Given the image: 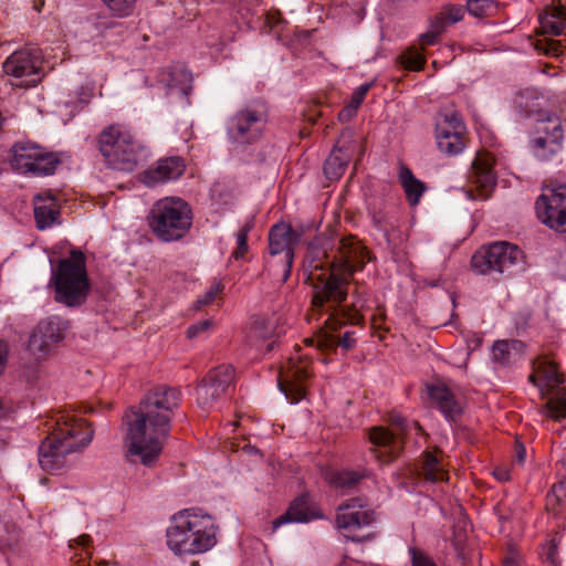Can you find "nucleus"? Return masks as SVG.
<instances>
[{
    "instance_id": "f257e3e1",
    "label": "nucleus",
    "mask_w": 566,
    "mask_h": 566,
    "mask_svg": "<svg viewBox=\"0 0 566 566\" xmlns=\"http://www.w3.org/2000/svg\"><path fill=\"white\" fill-rule=\"evenodd\" d=\"M180 403V391L160 386L150 390L132 416L127 415L126 447L130 462L154 465L170 433L174 410Z\"/></svg>"
},
{
    "instance_id": "f03ea898",
    "label": "nucleus",
    "mask_w": 566,
    "mask_h": 566,
    "mask_svg": "<svg viewBox=\"0 0 566 566\" xmlns=\"http://www.w3.org/2000/svg\"><path fill=\"white\" fill-rule=\"evenodd\" d=\"M367 261L368 251L355 237L339 240L337 254L332 261H326L327 266L319 260H311L305 271H308L306 280L314 291L313 307L323 311L328 304L331 307L340 305L347 296L348 279Z\"/></svg>"
},
{
    "instance_id": "7ed1b4c3",
    "label": "nucleus",
    "mask_w": 566,
    "mask_h": 566,
    "mask_svg": "<svg viewBox=\"0 0 566 566\" xmlns=\"http://www.w3.org/2000/svg\"><path fill=\"white\" fill-rule=\"evenodd\" d=\"M94 436L91 424L81 417L59 412L48 437L39 447L40 467L48 472L64 469L71 453L86 448Z\"/></svg>"
},
{
    "instance_id": "20e7f679",
    "label": "nucleus",
    "mask_w": 566,
    "mask_h": 566,
    "mask_svg": "<svg viewBox=\"0 0 566 566\" xmlns=\"http://www.w3.org/2000/svg\"><path fill=\"white\" fill-rule=\"evenodd\" d=\"M218 525L209 514L193 510L176 513L166 531L167 545L176 555H197L217 544Z\"/></svg>"
},
{
    "instance_id": "39448f33",
    "label": "nucleus",
    "mask_w": 566,
    "mask_h": 566,
    "mask_svg": "<svg viewBox=\"0 0 566 566\" xmlns=\"http://www.w3.org/2000/svg\"><path fill=\"white\" fill-rule=\"evenodd\" d=\"M354 298L350 307L338 310L339 305L334 307H331V304L326 305V312L331 313L325 321V326L314 337L305 339L306 344L316 346L319 350L326 353H334L338 347L345 352L352 349L356 344L355 333L346 331L340 334L338 329L346 323H359L361 318L360 311L365 307L367 301L358 291L354 293Z\"/></svg>"
},
{
    "instance_id": "423d86ee",
    "label": "nucleus",
    "mask_w": 566,
    "mask_h": 566,
    "mask_svg": "<svg viewBox=\"0 0 566 566\" xmlns=\"http://www.w3.org/2000/svg\"><path fill=\"white\" fill-rule=\"evenodd\" d=\"M85 254L72 250L70 258L61 259L52 270L51 282L55 290V301L70 307L81 306L90 292Z\"/></svg>"
},
{
    "instance_id": "0eeeda50",
    "label": "nucleus",
    "mask_w": 566,
    "mask_h": 566,
    "mask_svg": "<svg viewBox=\"0 0 566 566\" xmlns=\"http://www.w3.org/2000/svg\"><path fill=\"white\" fill-rule=\"evenodd\" d=\"M98 150L108 167L123 171H132L147 157L145 146L119 125H111L101 132Z\"/></svg>"
},
{
    "instance_id": "6e6552de",
    "label": "nucleus",
    "mask_w": 566,
    "mask_h": 566,
    "mask_svg": "<svg viewBox=\"0 0 566 566\" xmlns=\"http://www.w3.org/2000/svg\"><path fill=\"white\" fill-rule=\"evenodd\" d=\"M148 224L151 232L163 242L180 240L191 228V208L181 198H163L153 205Z\"/></svg>"
},
{
    "instance_id": "1a4fd4ad",
    "label": "nucleus",
    "mask_w": 566,
    "mask_h": 566,
    "mask_svg": "<svg viewBox=\"0 0 566 566\" xmlns=\"http://www.w3.org/2000/svg\"><path fill=\"white\" fill-rule=\"evenodd\" d=\"M528 380L539 389L541 397L546 399L541 413L557 421L566 418V389L559 387L565 377L557 364L546 356H539L533 363Z\"/></svg>"
},
{
    "instance_id": "9d476101",
    "label": "nucleus",
    "mask_w": 566,
    "mask_h": 566,
    "mask_svg": "<svg viewBox=\"0 0 566 566\" xmlns=\"http://www.w3.org/2000/svg\"><path fill=\"white\" fill-rule=\"evenodd\" d=\"M394 431L382 427H375L369 430L368 437L374 446L376 459L387 463L396 459L403 449L405 439L412 433L422 434L423 430L417 421H408L400 415H391L389 418Z\"/></svg>"
},
{
    "instance_id": "9b49d317",
    "label": "nucleus",
    "mask_w": 566,
    "mask_h": 566,
    "mask_svg": "<svg viewBox=\"0 0 566 566\" xmlns=\"http://www.w3.org/2000/svg\"><path fill=\"white\" fill-rule=\"evenodd\" d=\"M298 240V234L289 223H276L270 229L269 258L265 261V269L270 273L280 274L282 282H286L291 275L294 250Z\"/></svg>"
},
{
    "instance_id": "f8f14e48",
    "label": "nucleus",
    "mask_w": 566,
    "mask_h": 566,
    "mask_svg": "<svg viewBox=\"0 0 566 566\" xmlns=\"http://www.w3.org/2000/svg\"><path fill=\"white\" fill-rule=\"evenodd\" d=\"M524 255L517 245L505 241L494 242L479 249L471 259V265L480 274H512L523 268Z\"/></svg>"
},
{
    "instance_id": "ddd939ff",
    "label": "nucleus",
    "mask_w": 566,
    "mask_h": 566,
    "mask_svg": "<svg viewBox=\"0 0 566 566\" xmlns=\"http://www.w3.org/2000/svg\"><path fill=\"white\" fill-rule=\"evenodd\" d=\"M11 153V167L22 175L34 177L52 175L60 165L55 154L30 142L15 144Z\"/></svg>"
},
{
    "instance_id": "4468645a",
    "label": "nucleus",
    "mask_w": 566,
    "mask_h": 566,
    "mask_svg": "<svg viewBox=\"0 0 566 566\" xmlns=\"http://www.w3.org/2000/svg\"><path fill=\"white\" fill-rule=\"evenodd\" d=\"M266 124L263 105H247L237 111L228 120L227 135L237 144H251L258 140Z\"/></svg>"
},
{
    "instance_id": "2eb2a0df",
    "label": "nucleus",
    "mask_w": 566,
    "mask_h": 566,
    "mask_svg": "<svg viewBox=\"0 0 566 566\" xmlns=\"http://www.w3.org/2000/svg\"><path fill=\"white\" fill-rule=\"evenodd\" d=\"M43 55L38 48H23L14 51L3 62L7 75L19 80L18 86H35L43 76Z\"/></svg>"
},
{
    "instance_id": "dca6fc26",
    "label": "nucleus",
    "mask_w": 566,
    "mask_h": 566,
    "mask_svg": "<svg viewBox=\"0 0 566 566\" xmlns=\"http://www.w3.org/2000/svg\"><path fill=\"white\" fill-rule=\"evenodd\" d=\"M376 520V514L364 500L353 497L339 504L336 513V526L350 541H363L355 532L369 526Z\"/></svg>"
},
{
    "instance_id": "f3484780",
    "label": "nucleus",
    "mask_w": 566,
    "mask_h": 566,
    "mask_svg": "<svg viewBox=\"0 0 566 566\" xmlns=\"http://www.w3.org/2000/svg\"><path fill=\"white\" fill-rule=\"evenodd\" d=\"M538 219L556 231L566 230V185L546 187L535 203Z\"/></svg>"
},
{
    "instance_id": "a211bd4d",
    "label": "nucleus",
    "mask_w": 566,
    "mask_h": 566,
    "mask_svg": "<svg viewBox=\"0 0 566 566\" xmlns=\"http://www.w3.org/2000/svg\"><path fill=\"white\" fill-rule=\"evenodd\" d=\"M234 378L231 365H220L210 370L197 387V402L203 410L212 409L226 395Z\"/></svg>"
},
{
    "instance_id": "6ab92c4d",
    "label": "nucleus",
    "mask_w": 566,
    "mask_h": 566,
    "mask_svg": "<svg viewBox=\"0 0 566 566\" xmlns=\"http://www.w3.org/2000/svg\"><path fill=\"white\" fill-rule=\"evenodd\" d=\"M465 126L457 112H443L437 124L436 137L439 149L450 156L464 149L463 135Z\"/></svg>"
},
{
    "instance_id": "aec40b11",
    "label": "nucleus",
    "mask_w": 566,
    "mask_h": 566,
    "mask_svg": "<svg viewBox=\"0 0 566 566\" xmlns=\"http://www.w3.org/2000/svg\"><path fill=\"white\" fill-rule=\"evenodd\" d=\"M537 133L543 134L532 142L534 155L541 160H551L563 148V129L558 117L541 120Z\"/></svg>"
},
{
    "instance_id": "412c9836",
    "label": "nucleus",
    "mask_w": 566,
    "mask_h": 566,
    "mask_svg": "<svg viewBox=\"0 0 566 566\" xmlns=\"http://www.w3.org/2000/svg\"><path fill=\"white\" fill-rule=\"evenodd\" d=\"M310 376L308 363L290 358L279 375L280 390L292 403L305 398V381Z\"/></svg>"
},
{
    "instance_id": "4be33fe9",
    "label": "nucleus",
    "mask_w": 566,
    "mask_h": 566,
    "mask_svg": "<svg viewBox=\"0 0 566 566\" xmlns=\"http://www.w3.org/2000/svg\"><path fill=\"white\" fill-rule=\"evenodd\" d=\"M428 398L447 420H454L462 412L461 403L454 391L442 380L437 379L426 385Z\"/></svg>"
},
{
    "instance_id": "5701e85b",
    "label": "nucleus",
    "mask_w": 566,
    "mask_h": 566,
    "mask_svg": "<svg viewBox=\"0 0 566 566\" xmlns=\"http://www.w3.org/2000/svg\"><path fill=\"white\" fill-rule=\"evenodd\" d=\"M493 164L494 158L488 153H479L472 163L469 179L479 191V197L481 199L489 198L496 185Z\"/></svg>"
},
{
    "instance_id": "b1692460",
    "label": "nucleus",
    "mask_w": 566,
    "mask_h": 566,
    "mask_svg": "<svg viewBox=\"0 0 566 566\" xmlns=\"http://www.w3.org/2000/svg\"><path fill=\"white\" fill-rule=\"evenodd\" d=\"M185 161L179 156L158 159L143 172L142 180L148 187L178 179L185 171Z\"/></svg>"
},
{
    "instance_id": "393cba45",
    "label": "nucleus",
    "mask_w": 566,
    "mask_h": 566,
    "mask_svg": "<svg viewBox=\"0 0 566 566\" xmlns=\"http://www.w3.org/2000/svg\"><path fill=\"white\" fill-rule=\"evenodd\" d=\"M33 205L38 229L45 230L57 222L60 209L55 197L50 191L34 196Z\"/></svg>"
},
{
    "instance_id": "a878e982",
    "label": "nucleus",
    "mask_w": 566,
    "mask_h": 566,
    "mask_svg": "<svg viewBox=\"0 0 566 566\" xmlns=\"http://www.w3.org/2000/svg\"><path fill=\"white\" fill-rule=\"evenodd\" d=\"M317 516L310 510L308 500L305 495L295 499L287 511L272 522V532L287 523H307Z\"/></svg>"
},
{
    "instance_id": "bb28decb",
    "label": "nucleus",
    "mask_w": 566,
    "mask_h": 566,
    "mask_svg": "<svg viewBox=\"0 0 566 566\" xmlns=\"http://www.w3.org/2000/svg\"><path fill=\"white\" fill-rule=\"evenodd\" d=\"M539 21L544 33L564 34L566 32V8L559 2L549 4L544 14L539 15Z\"/></svg>"
},
{
    "instance_id": "cd10ccee",
    "label": "nucleus",
    "mask_w": 566,
    "mask_h": 566,
    "mask_svg": "<svg viewBox=\"0 0 566 566\" xmlns=\"http://www.w3.org/2000/svg\"><path fill=\"white\" fill-rule=\"evenodd\" d=\"M399 181L406 193L407 201L410 206H417L421 196L426 191L424 184L417 179L412 171L405 165L399 169Z\"/></svg>"
},
{
    "instance_id": "c85d7f7f",
    "label": "nucleus",
    "mask_w": 566,
    "mask_h": 566,
    "mask_svg": "<svg viewBox=\"0 0 566 566\" xmlns=\"http://www.w3.org/2000/svg\"><path fill=\"white\" fill-rule=\"evenodd\" d=\"M419 474L428 482H442L448 479V473L442 461L432 452L424 451Z\"/></svg>"
},
{
    "instance_id": "c756f323",
    "label": "nucleus",
    "mask_w": 566,
    "mask_h": 566,
    "mask_svg": "<svg viewBox=\"0 0 566 566\" xmlns=\"http://www.w3.org/2000/svg\"><path fill=\"white\" fill-rule=\"evenodd\" d=\"M348 147L345 145L334 149L324 164V174L331 180H336L344 174L350 159Z\"/></svg>"
},
{
    "instance_id": "7c9ffc66",
    "label": "nucleus",
    "mask_w": 566,
    "mask_h": 566,
    "mask_svg": "<svg viewBox=\"0 0 566 566\" xmlns=\"http://www.w3.org/2000/svg\"><path fill=\"white\" fill-rule=\"evenodd\" d=\"M36 328L52 344L64 338V333L69 328V323L61 317L52 316L39 323Z\"/></svg>"
},
{
    "instance_id": "2f4dec72",
    "label": "nucleus",
    "mask_w": 566,
    "mask_h": 566,
    "mask_svg": "<svg viewBox=\"0 0 566 566\" xmlns=\"http://www.w3.org/2000/svg\"><path fill=\"white\" fill-rule=\"evenodd\" d=\"M361 479V473L349 470L333 471L327 476L331 485L340 489H350L355 486Z\"/></svg>"
},
{
    "instance_id": "473e14b6",
    "label": "nucleus",
    "mask_w": 566,
    "mask_h": 566,
    "mask_svg": "<svg viewBox=\"0 0 566 566\" xmlns=\"http://www.w3.org/2000/svg\"><path fill=\"white\" fill-rule=\"evenodd\" d=\"M52 342L44 337L38 328L31 334L28 348L30 353L36 358H44L51 350Z\"/></svg>"
},
{
    "instance_id": "72a5a7b5",
    "label": "nucleus",
    "mask_w": 566,
    "mask_h": 566,
    "mask_svg": "<svg viewBox=\"0 0 566 566\" xmlns=\"http://www.w3.org/2000/svg\"><path fill=\"white\" fill-rule=\"evenodd\" d=\"M113 17L124 18L134 10L136 0H101Z\"/></svg>"
},
{
    "instance_id": "f704fd0d",
    "label": "nucleus",
    "mask_w": 566,
    "mask_h": 566,
    "mask_svg": "<svg viewBox=\"0 0 566 566\" xmlns=\"http://www.w3.org/2000/svg\"><path fill=\"white\" fill-rule=\"evenodd\" d=\"M19 539V530L13 523L0 520V548L11 547Z\"/></svg>"
},
{
    "instance_id": "c9c22d12",
    "label": "nucleus",
    "mask_w": 566,
    "mask_h": 566,
    "mask_svg": "<svg viewBox=\"0 0 566 566\" xmlns=\"http://www.w3.org/2000/svg\"><path fill=\"white\" fill-rule=\"evenodd\" d=\"M399 59L403 67L412 71L420 70L426 62L422 54L415 49H409L402 53Z\"/></svg>"
},
{
    "instance_id": "e433bc0d",
    "label": "nucleus",
    "mask_w": 566,
    "mask_h": 566,
    "mask_svg": "<svg viewBox=\"0 0 566 566\" xmlns=\"http://www.w3.org/2000/svg\"><path fill=\"white\" fill-rule=\"evenodd\" d=\"M535 50L546 55L558 56L562 53V42L553 39L532 41Z\"/></svg>"
},
{
    "instance_id": "4c0bfd02",
    "label": "nucleus",
    "mask_w": 566,
    "mask_h": 566,
    "mask_svg": "<svg viewBox=\"0 0 566 566\" xmlns=\"http://www.w3.org/2000/svg\"><path fill=\"white\" fill-rule=\"evenodd\" d=\"M494 9L493 0H468L467 10L476 18L488 15Z\"/></svg>"
},
{
    "instance_id": "58836bf2",
    "label": "nucleus",
    "mask_w": 566,
    "mask_h": 566,
    "mask_svg": "<svg viewBox=\"0 0 566 566\" xmlns=\"http://www.w3.org/2000/svg\"><path fill=\"white\" fill-rule=\"evenodd\" d=\"M512 344L507 340H497L492 348V359L500 364H505L510 359Z\"/></svg>"
},
{
    "instance_id": "ea45409f",
    "label": "nucleus",
    "mask_w": 566,
    "mask_h": 566,
    "mask_svg": "<svg viewBox=\"0 0 566 566\" xmlns=\"http://www.w3.org/2000/svg\"><path fill=\"white\" fill-rule=\"evenodd\" d=\"M250 231L249 226L242 227L237 233V249L232 252V258L235 260L242 259L248 252V234Z\"/></svg>"
},
{
    "instance_id": "a19ab883",
    "label": "nucleus",
    "mask_w": 566,
    "mask_h": 566,
    "mask_svg": "<svg viewBox=\"0 0 566 566\" xmlns=\"http://www.w3.org/2000/svg\"><path fill=\"white\" fill-rule=\"evenodd\" d=\"M221 291V284L219 282H214L202 296L198 297L197 307L200 308L201 306L211 304Z\"/></svg>"
},
{
    "instance_id": "79ce46f5",
    "label": "nucleus",
    "mask_w": 566,
    "mask_h": 566,
    "mask_svg": "<svg viewBox=\"0 0 566 566\" xmlns=\"http://www.w3.org/2000/svg\"><path fill=\"white\" fill-rule=\"evenodd\" d=\"M373 83H364L360 86H358L352 94V98L348 104L353 105L357 109L361 105L363 101L365 99V96L367 95L368 91L371 88Z\"/></svg>"
},
{
    "instance_id": "37998d69",
    "label": "nucleus",
    "mask_w": 566,
    "mask_h": 566,
    "mask_svg": "<svg viewBox=\"0 0 566 566\" xmlns=\"http://www.w3.org/2000/svg\"><path fill=\"white\" fill-rule=\"evenodd\" d=\"M211 326H212L211 319H205V321L198 322L196 324H192L187 329V337L190 339L196 338L199 335H201L202 333L208 332L211 328Z\"/></svg>"
},
{
    "instance_id": "c03bdc74",
    "label": "nucleus",
    "mask_w": 566,
    "mask_h": 566,
    "mask_svg": "<svg viewBox=\"0 0 566 566\" xmlns=\"http://www.w3.org/2000/svg\"><path fill=\"white\" fill-rule=\"evenodd\" d=\"M441 13H446L448 23H457L463 19L464 9L462 7L450 6L447 7Z\"/></svg>"
},
{
    "instance_id": "a18cd8bd",
    "label": "nucleus",
    "mask_w": 566,
    "mask_h": 566,
    "mask_svg": "<svg viewBox=\"0 0 566 566\" xmlns=\"http://www.w3.org/2000/svg\"><path fill=\"white\" fill-rule=\"evenodd\" d=\"M410 553L412 556V566H436L429 557L416 548H411Z\"/></svg>"
},
{
    "instance_id": "49530a36",
    "label": "nucleus",
    "mask_w": 566,
    "mask_h": 566,
    "mask_svg": "<svg viewBox=\"0 0 566 566\" xmlns=\"http://www.w3.org/2000/svg\"><path fill=\"white\" fill-rule=\"evenodd\" d=\"M449 23L446 20V13H439L437 17H434L430 22V29L434 31V33H438L439 35L443 33L447 25Z\"/></svg>"
},
{
    "instance_id": "de8ad7c7",
    "label": "nucleus",
    "mask_w": 566,
    "mask_h": 566,
    "mask_svg": "<svg viewBox=\"0 0 566 566\" xmlns=\"http://www.w3.org/2000/svg\"><path fill=\"white\" fill-rule=\"evenodd\" d=\"M189 90H190V86H177V85L169 84L167 95L169 97H174V96L181 97L187 101Z\"/></svg>"
},
{
    "instance_id": "09e8293b",
    "label": "nucleus",
    "mask_w": 566,
    "mask_h": 566,
    "mask_svg": "<svg viewBox=\"0 0 566 566\" xmlns=\"http://www.w3.org/2000/svg\"><path fill=\"white\" fill-rule=\"evenodd\" d=\"M357 108L354 107L353 105L350 104H347L338 114V119L340 122H348L353 117L356 116L357 114Z\"/></svg>"
},
{
    "instance_id": "8fccbe9b",
    "label": "nucleus",
    "mask_w": 566,
    "mask_h": 566,
    "mask_svg": "<svg viewBox=\"0 0 566 566\" xmlns=\"http://www.w3.org/2000/svg\"><path fill=\"white\" fill-rule=\"evenodd\" d=\"M9 348L6 342L0 339V376L3 374L8 361Z\"/></svg>"
},
{
    "instance_id": "3c124183",
    "label": "nucleus",
    "mask_w": 566,
    "mask_h": 566,
    "mask_svg": "<svg viewBox=\"0 0 566 566\" xmlns=\"http://www.w3.org/2000/svg\"><path fill=\"white\" fill-rule=\"evenodd\" d=\"M438 38H439V34L434 33L433 30L429 29L428 32L421 34L420 42L423 46L432 45L437 42Z\"/></svg>"
},
{
    "instance_id": "603ef678",
    "label": "nucleus",
    "mask_w": 566,
    "mask_h": 566,
    "mask_svg": "<svg viewBox=\"0 0 566 566\" xmlns=\"http://www.w3.org/2000/svg\"><path fill=\"white\" fill-rule=\"evenodd\" d=\"M515 457L518 463H523L526 457L525 447L520 442H517L515 446Z\"/></svg>"
},
{
    "instance_id": "864d4df0",
    "label": "nucleus",
    "mask_w": 566,
    "mask_h": 566,
    "mask_svg": "<svg viewBox=\"0 0 566 566\" xmlns=\"http://www.w3.org/2000/svg\"><path fill=\"white\" fill-rule=\"evenodd\" d=\"M494 476L499 480V481H507L510 480V473L509 471H506L505 469H496L494 471Z\"/></svg>"
},
{
    "instance_id": "5fc2aeb1",
    "label": "nucleus",
    "mask_w": 566,
    "mask_h": 566,
    "mask_svg": "<svg viewBox=\"0 0 566 566\" xmlns=\"http://www.w3.org/2000/svg\"><path fill=\"white\" fill-rule=\"evenodd\" d=\"M76 543L83 547L87 546L91 543V537L88 535H81L76 539Z\"/></svg>"
},
{
    "instance_id": "6e6d98bb",
    "label": "nucleus",
    "mask_w": 566,
    "mask_h": 566,
    "mask_svg": "<svg viewBox=\"0 0 566 566\" xmlns=\"http://www.w3.org/2000/svg\"><path fill=\"white\" fill-rule=\"evenodd\" d=\"M503 566H517V564L515 563V560H514V559H512V558H507V559L504 562Z\"/></svg>"
},
{
    "instance_id": "4d7b16f0",
    "label": "nucleus",
    "mask_w": 566,
    "mask_h": 566,
    "mask_svg": "<svg viewBox=\"0 0 566 566\" xmlns=\"http://www.w3.org/2000/svg\"><path fill=\"white\" fill-rule=\"evenodd\" d=\"M373 220H374L375 224L380 228L381 220L379 218H377L376 216L373 217Z\"/></svg>"
}]
</instances>
